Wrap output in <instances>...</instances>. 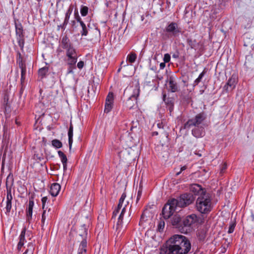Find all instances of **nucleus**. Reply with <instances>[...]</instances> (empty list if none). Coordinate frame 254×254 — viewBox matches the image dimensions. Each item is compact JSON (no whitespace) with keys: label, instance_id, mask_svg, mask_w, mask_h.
<instances>
[{"label":"nucleus","instance_id":"obj_30","mask_svg":"<svg viewBox=\"0 0 254 254\" xmlns=\"http://www.w3.org/2000/svg\"><path fill=\"white\" fill-rule=\"evenodd\" d=\"M49 68L48 67H44L39 69L38 74L41 78L45 76L46 73L48 72Z\"/></svg>","mask_w":254,"mask_h":254},{"label":"nucleus","instance_id":"obj_60","mask_svg":"<svg viewBox=\"0 0 254 254\" xmlns=\"http://www.w3.org/2000/svg\"><path fill=\"white\" fill-rule=\"evenodd\" d=\"M187 169V167L186 166H184L183 167H182L181 168V171L179 172H178L177 174H176V175L177 176H178L179 175H180L182 171H184L186 169Z\"/></svg>","mask_w":254,"mask_h":254},{"label":"nucleus","instance_id":"obj_38","mask_svg":"<svg viewBox=\"0 0 254 254\" xmlns=\"http://www.w3.org/2000/svg\"><path fill=\"white\" fill-rule=\"evenodd\" d=\"M114 97L113 93H109L106 99L105 103H113Z\"/></svg>","mask_w":254,"mask_h":254},{"label":"nucleus","instance_id":"obj_34","mask_svg":"<svg viewBox=\"0 0 254 254\" xmlns=\"http://www.w3.org/2000/svg\"><path fill=\"white\" fill-rule=\"evenodd\" d=\"M163 99L168 106H170V108L173 107L174 105L172 100L170 98H166V95L165 94H164L163 95Z\"/></svg>","mask_w":254,"mask_h":254},{"label":"nucleus","instance_id":"obj_22","mask_svg":"<svg viewBox=\"0 0 254 254\" xmlns=\"http://www.w3.org/2000/svg\"><path fill=\"white\" fill-rule=\"evenodd\" d=\"M34 204V203L33 200L31 199H30L29 201L28 208L27 210V217L29 222H30V220L32 219Z\"/></svg>","mask_w":254,"mask_h":254},{"label":"nucleus","instance_id":"obj_29","mask_svg":"<svg viewBox=\"0 0 254 254\" xmlns=\"http://www.w3.org/2000/svg\"><path fill=\"white\" fill-rule=\"evenodd\" d=\"M206 73V70L204 69L203 71L199 75L198 77L194 80L193 85V86H195L197 85L201 81L202 77Z\"/></svg>","mask_w":254,"mask_h":254},{"label":"nucleus","instance_id":"obj_16","mask_svg":"<svg viewBox=\"0 0 254 254\" xmlns=\"http://www.w3.org/2000/svg\"><path fill=\"white\" fill-rule=\"evenodd\" d=\"M61 186L58 183H53L52 184L50 188V193L53 196H56L58 195L61 190Z\"/></svg>","mask_w":254,"mask_h":254},{"label":"nucleus","instance_id":"obj_50","mask_svg":"<svg viewBox=\"0 0 254 254\" xmlns=\"http://www.w3.org/2000/svg\"><path fill=\"white\" fill-rule=\"evenodd\" d=\"M171 59L170 55L169 54H165L164 56V62L165 63H168L170 62Z\"/></svg>","mask_w":254,"mask_h":254},{"label":"nucleus","instance_id":"obj_37","mask_svg":"<svg viewBox=\"0 0 254 254\" xmlns=\"http://www.w3.org/2000/svg\"><path fill=\"white\" fill-rule=\"evenodd\" d=\"M34 250V245L32 243H30L28 245V248L25 251V252L23 253V254H26L28 252H30L31 254H33V251Z\"/></svg>","mask_w":254,"mask_h":254},{"label":"nucleus","instance_id":"obj_14","mask_svg":"<svg viewBox=\"0 0 254 254\" xmlns=\"http://www.w3.org/2000/svg\"><path fill=\"white\" fill-rule=\"evenodd\" d=\"M190 190L195 195L199 194L200 195L203 193H206L202 189L201 186L198 184L192 185L190 187Z\"/></svg>","mask_w":254,"mask_h":254},{"label":"nucleus","instance_id":"obj_64","mask_svg":"<svg viewBox=\"0 0 254 254\" xmlns=\"http://www.w3.org/2000/svg\"><path fill=\"white\" fill-rule=\"evenodd\" d=\"M122 206H123V204H120V203H118V206L117 207V209H118L119 210H120L122 208Z\"/></svg>","mask_w":254,"mask_h":254},{"label":"nucleus","instance_id":"obj_33","mask_svg":"<svg viewBox=\"0 0 254 254\" xmlns=\"http://www.w3.org/2000/svg\"><path fill=\"white\" fill-rule=\"evenodd\" d=\"M52 145L56 148H60L62 147L63 144L61 141L55 139L52 141Z\"/></svg>","mask_w":254,"mask_h":254},{"label":"nucleus","instance_id":"obj_19","mask_svg":"<svg viewBox=\"0 0 254 254\" xmlns=\"http://www.w3.org/2000/svg\"><path fill=\"white\" fill-rule=\"evenodd\" d=\"M169 85L172 92H175L178 90V86L173 76L169 78Z\"/></svg>","mask_w":254,"mask_h":254},{"label":"nucleus","instance_id":"obj_40","mask_svg":"<svg viewBox=\"0 0 254 254\" xmlns=\"http://www.w3.org/2000/svg\"><path fill=\"white\" fill-rule=\"evenodd\" d=\"M113 108V103H105L104 112L106 113H109Z\"/></svg>","mask_w":254,"mask_h":254},{"label":"nucleus","instance_id":"obj_20","mask_svg":"<svg viewBox=\"0 0 254 254\" xmlns=\"http://www.w3.org/2000/svg\"><path fill=\"white\" fill-rule=\"evenodd\" d=\"M120 158L124 160H130L133 159V157L130 155L128 150L125 149L119 153Z\"/></svg>","mask_w":254,"mask_h":254},{"label":"nucleus","instance_id":"obj_43","mask_svg":"<svg viewBox=\"0 0 254 254\" xmlns=\"http://www.w3.org/2000/svg\"><path fill=\"white\" fill-rule=\"evenodd\" d=\"M66 54L77 55L75 49L73 46L66 50Z\"/></svg>","mask_w":254,"mask_h":254},{"label":"nucleus","instance_id":"obj_8","mask_svg":"<svg viewBox=\"0 0 254 254\" xmlns=\"http://www.w3.org/2000/svg\"><path fill=\"white\" fill-rule=\"evenodd\" d=\"M206 117L203 113L197 114L194 119L189 120L184 125L185 128H189L192 126H198L205 119Z\"/></svg>","mask_w":254,"mask_h":254},{"label":"nucleus","instance_id":"obj_42","mask_svg":"<svg viewBox=\"0 0 254 254\" xmlns=\"http://www.w3.org/2000/svg\"><path fill=\"white\" fill-rule=\"evenodd\" d=\"M18 45L20 47L21 50H23L24 45V37H17Z\"/></svg>","mask_w":254,"mask_h":254},{"label":"nucleus","instance_id":"obj_36","mask_svg":"<svg viewBox=\"0 0 254 254\" xmlns=\"http://www.w3.org/2000/svg\"><path fill=\"white\" fill-rule=\"evenodd\" d=\"M88 7L86 6L82 5L80 9V13L82 16H85L88 14Z\"/></svg>","mask_w":254,"mask_h":254},{"label":"nucleus","instance_id":"obj_3","mask_svg":"<svg viewBox=\"0 0 254 254\" xmlns=\"http://www.w3.org/2000/svg\"><path fill=\"white\" fill-rule=\"evenodd\" d=\"M196 207L197 210L201 213H207L211 210V201L207 193L200 195L196 199Z\"/></svg>","mask_w":254,"mask_h":254},{"label":"nucleus","instance_id":"obj_24","mask_svg":"<svg viewBox=\"0 0 254 254\" xmlns=\"http://www.w3.org/2000/svg\"><path fill=\"white\" fill-rule=\"evenodd\" d=\"M68 144L69 150H71L72 147V144L73 142L72 137H73V126L71 123V121H70V126L69 127V129L68 131Z\"/></svg>","mask_w":254,"mask_h":254},{"label":"nucleus","instance_id":"obj_62","mask_svg":"<svg viewBox=\"0 0 254 254\" xmlns=\"http://www.w3.org/2000/svg\"><path fill=\"white\" fill-rule=\"evenodd\" d=\"M73 68H74L73 67V66H71L69 65V68L68 72H67L68 73H72Z\"/></svg>","mask_w":254,"mask_h":254},{"label":"nucleus","instance_id":"obj_32","mask_svg":"<svg viewBox=\"0 0 254 254\" xmlns=\"http://www.w3.org/2000/svg\"><path fill=\"white\" fill-rule=\"evenodd\" d=\"M136 57H137V56L135 53H131L127 56V60L130 63H133L135 61V60L136 59Z\"/></svg>","mask_w":254,"mask_h":254},{"label":"nucleus","instance_id":"obj_55","mask_svg":"<svg viewBox=\"0 0 254 254\" xmlns=\"http://www.w3.org/2000/svg\"><path fill=\"white\" fill-rule=\"evenodd\" d=\"M84 62L83 61H80L77 63V66L78 68L81 69L84 66Z\"/></svg>","mask_w":254,"mask_h":254},{"label":"nucleus","instance_id":"obj_18","mask_svg":"<svg viewBox=\"0 0 254 254\" xmlns=\"http://www.w3.org/2000/svg\"><path fill=\"white\" fill-rule=\"evenodd\" d=\"M61 46L62 48L66 50L73 45L67 36H64L61 41Z\"/></svg>","mask_w":254,"mask_h":254},{"label":"nucleus","instance_id":"obj_31","mask_svg":"<svg viewBox=\"0 0 254 254\" xmlns=\"http://www.w3.org/2000/svg\"><path fill=\"white\" fill-rule=\"evenodd\" d=\"M187 42L188 45L191 49L195 48L197 45L196 41L195 40H192L191 38H188L187 40Z\"/></svg>","mask_w":254,"mask_h":254},{"label":"nucleus","instance_id":"obj_46","mask_svg":"<svg viewBox=\"0 0 254 254\" xmlns=\"http://www.w3.org/2000/svg\"><path fill=\"white\" fill-rule=\"evenodd\" d=\"M236 224L235 223H231L229 227L228 233L229 234L232 233L234 232Z\"/></svg>","mask_w":254,"mask_h":254},{"label":"nucleus","instance_id":"obj_23","mask_svg":"<svg viewBox=\"0 0 254 254\" xmlns=\"http://www.w3.org/2000/svg\"><path fill=\"white\" fill-rule=\"evenodd\" d=\"M126 207H127V205L125 204V206L123 207V208L122 210V211L119 216L118 221L117 223L116 230L119 229L122 226V224L123 223V216H124L125 212L126 211Z\"/></svg>","mask_w":254,"mask_h":254},{"label":"nucleus","instance_id":"obj_39","mask_svg":"<svg viewBox=\"0 0 254 254\" xmlns=\"http://www.w3.org/2000/svg\"><path fill=\"white\" fill-rule=\"evenodd\" d=\"M160 134L161 135H163L166 138H168V134L166 132H164V131L160 129L159 131H153L152 132V135H157Z\"/></svg>","mask_w":254,"mask_h":254},{"label":"nucleus","instance_id":"obj_17","mask_svg":"<svg viewBox=\"0 0 254 254\" xmlns=\"http://www.w3.org/2000/svg\"><path fill=\"white\" fill-rule=\"evenodd\" d=\"M245 65L248 68H253L254 67V58L252 55H249L246 57Z\"/></svg>","mask_w":254,"mask_h":254},{"label":"nucleus","instance_id":"obj_53","mask_svg":"<svg viewBox=\"0 0 254 254\" xmlns=\"http://www.w3.org/2000/svg\"><path fill=\"white\" fill-rule=\"evenodd\" d=\"M226 168H227V164L226 163H224L221 167L220 173L223 174L225 170L226 169Z\"/></svg>","mask_w":254,"mask_h":254},{"label":"nucleus","instance_id":"obj_58","mask_svg":"<svg viewBox=\"0 0 254 254\" xmlns=\"http://www.w3.org/2000/svg\"><path fill=\"white\" fill-rule=\"evenodd\" d=\"M119 211H120V210L116 208L113 211L112 218L115 217L117 215V214L119 213Z\"/></svg>","mask_w":254,"mask_h":254},{"label":"nucleus","instance_id":"obj_44","mask_svg":"<svg viewBox=\"0 0 254 254\" xmlns=\"http://www.w3.org/2000/svg\"><path fill=\"white\" fill-rule=\"evenodd\" d=\"M12 199V196L11 194V190L10 189L7 190L6 201H10Z\"/></svg>","mask_w":254,"mask_h":254},{"label":"nucleus","instance_id":"obj_59","mask_svg":"<svg viewBox=\"0 0 254 254\" xmlns=\"http://www.w3.org/2000/svg\"><path fill=\"white\" fill-rule=\"evenodd\" d=\"M3 100H4V104H5L6 106H7V102H8V96L7 95H5L4 96V98H3Z\"/></svg>","mask_w":254,"mask_h":254},{"label":"nucleus","instance_id":"obj_54","mask_svg":"<svg viewBox=\"0 0 254 254\" xmlns=\"http://www.w3.org/2000/svg\"><path fill=\"white\" fill-rule=\"evenodd\" d=\"M146 220V219L145 217V215L143 213L141 216V218H140V222H139V225H142V223L144 222V221H145Z\"/></svg>","mask_w":254,"mask_h":254},{"label":"nucleus","instance_id":"obj_6","mask_svg":"<svg viewBox=\"0 0 254 254\" xmlns=\"http://www.w3.org/2000/svg\"><path fill=\"white\" fill-rule=\"evenodd\" d=\"M169 222L173 228L177 229L180 232H183V217L178 214H173L170 216Z\"/></svg>","mask_w":254,"mask_h":254},{"label":"nucleus","instance_id":"obj_27","mask_svg":"<svg viewBox=\"0 0 254 254\" xmlns=\"http://www.w3.org/2000/svg\"><path fill=\"white\" fill-rule=\"evenodd\" d=\"M197 235L200 241H203L206 237V231L204 229H200L198 230Z\"/></svg>","mask_w":254,"mask_h":254},{"label":"nucleus","instance_id":"obj_10","mask_svg":"<svg viewBox=\"0 0 254 254\" xmlns=\"http://www.w3.org/2000/svg\"><path fill=\"white\" fill-rule=\"evenodd\" d=\"M244 43L246 47H252L254 46V32L248 31L244 34Z\"/></svg>","mask_w":254,"mask_h":254},{"label":"nucleus","instance_id":"obj_5","mask_svg":"<svg viewBox=\"0 0 254 254\" xmlns=\"http://www.w3.org/2000/svg\"><path fill=\"white\" fill-rule=\"evenodd\" d=\"M198 221L197 217L195 214H192L183 217V232L188 234L193 230V226Z\"/></svg>","mask_w":254,"mask_h":254},{"label":"nucleus","instance_id":"obj_41","mask_svg":"<svg viewBox=\"0 0 254 254\" xmlns=\"http://www.w3.org/2000/svg\"><path fill=\"white\" fill-rule=\"evenodd\" d=\"M77 58H73L71 59H67V64L68 65L73 66L74 68H75V64L77 62Z\"/></svg>","mask_w":254,"mask_h":254},{"label":"nucleus","instance_id":"obj_49","mask_svg":"<svg viewBox=\"0 0 254 254\" xmlns=\"http://www.w3.org/2000/svg\"><path fill=\"white\" fill-rule=\"evenodd\" d=\"M48 200V198L47 196L43 197L42 198V209L44 210V209H47V207H46V203L47 202Z\"/></svg>","mask_w":254,"mask_h":254},{"label":"nucleus","instance_id":"obj_15","mask_svg":"<svg viewBox=\"0 0 254 254\" xmlns=\"http://www.w3.org/2000/svg\"><path fill=\"white\" fill-rule=\"evenodd\" d=\"M192 134L195 137H201L204 135L205 131L203 127H199L198 126H196L192 130Z\"/></svg>","mask_w":254,"mask_h":254},{"label":"nucleus","instance_id":"obj_35","mask_svg":"<svg viewBox=\"0 0 254 254\" xmlns=\"http://www.w3.org/2000/svg\"><path fill=\"white\" fill-rule=\"evenodd\" d=\"M59 157L61 158L62 163H67V159L66 155L62 151H58V152Z\"/></svg>","mask_w":254,"mask_h":254},{"label":"nucleus","instance_id":"obj_63","mask_svg":"<svg viewBox=\"0 0 254 254\" xmlns=\"http://www.w3.org/2000/svg\"><path fill=\"white\" fill-rule=\"evenodd\" d=\"M64 171L67 169V163H63Z\"/></svg>","mask_w":254,"mask_h":254},{"label":"nucleus","instance_id":"obj_12","mask_svg":"<svg viewBox=\"0 0 254 254\" xmlns=\"http://www.w3.org/2000/svg\"><path fill=\"white\" fill-rule=\"evenodd\" d=\"M87 228H86L85 225L81 226L80 228L77 230V239L78 241L81 240L80 243L83 242H87Z\"/></svg>","mask_w":254,"mask_h":254},{"label":"nucleus","instance_id":"obj_61","mask_svg":"<svg viewBox=\"0 0 254 254\" xmlns=\"http://www.w3.org/2000/svg\"><path fill=\"white\" fill-rule=\"evenodd\" d=\"M165 63L164 62L163 63H161L160 64V68L161 69H163L165 67Z\"/></svg>","mask_w":254,"mask_h":254},{"label":"nucleus","instance_id":"obj_26","mask_svg":"<svg viewBox=\"0 0 254 254\" xmlns=\"http://www.w3.org/2000/svg\"><path fill=\"white\" fill-rule=\"evenodd\" d=\"M72 10H73V6L72 5H70L69 6V7H68L67 10L66 12L65 18H64V25L67 24L69 19L70 15H71V14L72 12Z\"/></svg>","mask_w":254,"mask_h":254},{"label":"nucleus","instance_id":"obj_47","mask_svg":"<svg viewBox=\"0 0 254 254\" xmlns=\"http://www.w3.org/2000/svg\"><path fill=\"white\" fill-rule=\"evenodd\" d=\"M74 16L75 20L77 21V22H79V24H81V22H83V21L81 20L80 17L79 16L77 11H75Z\"/></svg>","mask_w":254,"mask_h":254},{"label":"nucleus","instance_id":"obj_9","mask_svg":"<svg viewBox=\"0 0 254 254\" xmlns=\"http://www.w3.org/2000/svg\"><path fill=\"white\" fill-rule=\"evenodd\" d=\"M139 94V89L137 87H135L133 89V94L126 101V104L127 107L131 109L137 103V98Z\"/></svg>","mask_w":254,"mask_h":254},{"label":"nucleus","instance_id":"obj_7","mask_svg":"<svg viewBox=\"0 0 254 254\" xmlns=\"http://www.w3.org/2000/svg\"><path fill=\"white\" fill-rule=\"evenodd\" d=\"M17 64L19 67L21 69V84L23 86L25 79V74L26 72V61L23 60L22 55L19 52L17 53Z\"/></svg>","mask_w":254,"mask_h":254},{"label":"nucleus","instance_id":"obj_48","mask_svg":"<svg viewBox=\"0 0 254 254\" xmlns=\"http://www.w3.org/2000/svg\"><path fill=\"white\" fill-rule=\"evenodd\" d=\"M142 187L141 186L139 187V190L137 192V195L136 197V202H138V200L140 199V197L142 195Z\"/></svg>","mask_w":254,"mask_h":254},{"label":"nucleus","instance_id":"obj_4","mask_svg":"<svg viewBox=\"0 0 254 254\" xmlns=\"http://www.w3.org/2000/svg\"><path fill=\"white\" fill-rule=\"evenodd\" d=\"M80 25L82 28V30L80 31L82 37L88 36L90 40L100 37V32L97 27L94 26V28H92L89 24L86 26L84 22H81Z\"/></svg>","mask_w":254,"mask_h":254},{"label":"nucleus","instance_id":"obj_52","mask_svg":"<svg viewBox=\"0 0 254 254\" xmlns=\"http://www.w3.org/2000/svg\"><path fill=\"white\" fill-rule=\"evenodd\" d=\"M165 226V222L164 221L160 222L158 225V230L161 231L164 228Z\"/></svg>","mask_w":254,"mask_h":254},{"label":"nucleus","instance_id":"obj_11","mask_svg":"<svg viewBox=\"0 0 254 254\" xmlns=\"http://www.w3.org/2000/svg\"><path fill=\"white\" fill-rule=\"evenodd\" d=\"M237 83L236 76L233 74L231 77L229 79L227 83L224 86V90L227 92L232 91L236 86Z\"/></svg>","mask_w":254,"mask_h":254},{"label":"nucleus","instance_id":"obj_21","mask_svg":"<svg viewBox=\"0 0 254 254\" xmlns=\"http://www.w3.org/2000/svg\"><path fill=\"white\" fill-rule=\"evenodd\" d=\"M15 27L17 37H24L23 27L21 24L19 22L15 21Z\"/></svg>","mask_w":254,"mask_h":254},{"label":"nucleus","instance_id":"obj_13","mask_svg":"<svg viewBox=\"0 0 254 254\" xmlns=\"http://www.w3.org/2000/svg\"><path fill=\"white\" fill-rule=\"evenodd\" d=\"M166 31L171 33L174 36H177L180 32V30L178 28L176 23H171L166 28Z\"/></svg>","mask_w":254,"mask_h":254},{"label":"nucleus","instance_id":"obj_25","mask_svg":"<svg viewBox=\"0 0 254 254\" xmlns=\"http://www.w3.org/2000/svg\"><path fill=\"white\" fill-rule=\"evenodd\" d=\"M87 242L80 243L77 254H86Z\"/></svg>","mask_w":254,"mask_h":254},{"label":"nucleus","instance_id":"obj_57","mask_svg":"<svg viewBox=\"0 0 254 254\" xmlns=\"http://www.w3.org/2000/svg\"><path fill=\"white\" fill-rule=\"evenodd\" d=\"M24 245V242L20 240L17 246V248L18 250H20L21 247Z\"/></svg>","mask_w":254,"mask_h":254},{"label":"nucleus","instance_id":"obj_28","mask_svg":"<svg viewBox=\"0 0 254 254\" xmlns=\"http://www.w3.org/2000/svg\"><path fill=\"white\" fill-rule=\"evenodd\" d=\"M50 210V209H49L48 211H47V209H44V210H43V212L42 215V219H41L42 227H43L45 224L46 220L47 217L48 216L49 212Z\"/></svg>","mask_w":254,"mask_h":254},{"label":"nucleus","instance_id":"obj_1","mask_svg":"<svg viewBox=\"0 0 254 254\" xmlns=\"http://www.w3.org/2000/svg\"><path fill=\"white\" fill-rule=\"evenodd\" d=\"M191 244L189 239L181 235H175L163 245L160 254H187Z\"/></svg>","mask_w":254,"mask_h":254},{"label":"nucleus","instance_id":"obj_56","mask_svg":"<svg viewBox=\"0 0 254 254\" xmlns=\"http://www.w3.org/2000/svg\"><path fill=\"white\" fill-rule=\"evenodd\" d=\"M67 57V59H73V58H77V55H70V54H66Z\"/></svg>","mask_w":254,"mask_h":254},{"label":"nucleus","instance_id":"obj_45","mask_svg":"<svg viewBox=\"0 0 254 254\" xmlns=\"http://www.w3.org/2000/svg\"><path fill=\"white\" fill-rule=\"evenodd\" d=\"M11 206H12L11 202H10V201H6V207H5L6 212L5 213L6 214H8L10 212V210L11 209Z\"/></svg>","mask_w":254,"mask_h":254},{"label":"nucleus","instance_id":"obj_2","mask_svg":"<svg viewBox=\"0 0 254 254\" xmlns=\"http://www.w3.org/2000/svg\"><path fill=\"white\" fill-rule=\"evenodd\" d=\"M194 197L191 193H186L180 195L178 199L172 198L168 200L162 211V214L165 219H168L171 215L177 211V208L185 207L191 204Z\"/></svg>","mask_w":254,"mask_h":254},{"label":"nucleus","instance_id":"obj_51","mask_svg":"<svg viewBox=\"0 0 254 254\" xmlns=\"http://www.w3.org/2000/svg\"><path fill=\"white\" fill-rule=\"evenodd\" d=\"M126 197V193L124 192L122 194L121 197H120V198L119 199V203L123 204V202L125 200Z\"/></svg>","mask_w":254,"mask_h":254}]
</instances>
